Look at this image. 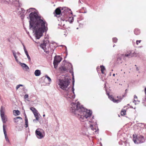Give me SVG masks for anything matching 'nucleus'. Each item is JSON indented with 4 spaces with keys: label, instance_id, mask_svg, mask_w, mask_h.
<instances>
[{
    "label": "nucleus",
    "instance_id": "f03ea898",
    "mask_svg": "<svg viewBox=\"0 0 146 146\" xmlns=\"http://www.w3.org/2000/svg\"><path fill=\"white\" fill-rule=\"evenodd\" d=\"M34 8H30L27 10V12H32L29 15L30 27L35 33V36L39 39L42 33L47 30V23L43 19L38 15Z\"/></svg>",
    "mask_w": 146,
    "mask_h": 146
},
{
    "label": "nucleus",
    "instance_id": "2f4dec72",
    "mask_svg": "<svg viewBox=\"0 0 146 146\" xmlns=\"http://www.w3.org/2000/svg\"><path fill=\"white\" fill-rule=\"evenodd\" d=\"M26 55H27L28 59L29 61H30L31 60V59L29 54H26Z\"/></svg>",
    "mask_w": 146,
    "mask_h": 146
},
{
    "label": "nucleus",
    "instance_id": "5701e85b",
    "mask_svg": "<svg viewBox=\"0 0 146 146\" xmlns=\"http://www.w3.org/2000/svg\"><path fill=\"white\" fill-rule=\"evenodd\" d=\"M30 110L32 111L33 113L37 111L35 108L33 107H31L30 108Z\"/></svg>",
    "mask_w": 146,
    "mask_h": 146
},
{
    "label": "nucleus",
    "instance_id": "4c0bfd02",
    "mask_svg": "<svg viewBox=\"0 0 146 146\" xmlns=\"http://www.w3.org/2000/svg\"><path fill=\"white\" fill-rule=\"evenodd\" d=\"M20 87L19 85H18L16 87V89L17 90H18L19 88Z\"/></svg>",
    "mask_w": 146,
    "mask_h": 146
},
{
    "label": "nucleus",
    "instance_id": "c9c22d12",
    "mask_svg": "<svg viewBox=\"0 0 146 146\" xmlns=\"http://www.w3.org/2000/svg\"><path fill=\"white\" fill-rule=\"evenodd\" d=\"M22 45H23V48H24V51L27 50L26 49V48L25 47V46L24 45V44H22Z\"/></svg>",
    "mask_w": 146,
    "mask_h": 146
},
{
    "label": "nucleus",
    "instance_id": "b1692460",
    "mask_svg": "<svg viewBox=\"0 0 146 146\" xmlns=\"http://www.w3.org/2000/svg\"><path fill=\"white\" fill-rule=\"evenodd\" d=\"M62 18H60V20L61 22V24H60V26H64L65 25V23H66V22H65V21H64V22H62V20H61V19Z\"/></svg>",
    "mask_w": 146,
    "mask_h": 146
},
{
    "label": "nucleus",
    "instance_id": "4468645a",
    "mask_svg": "<svg viewBox=\"0 0 146 146\" xmlns=\"http://www.w3.org/2000/svg\"><path fill=\"white\" fill-rule=\"evenodd\" d=\"M5 125H3V129L4 133L5 135V138L6 141H8V142H9V139L8 138L7 136V134L5 129Z\"/></svg>",
    "mask_w": 146,
    "mask_h": 146
},
{
    "label": "nucleus",
    "instance_id": "a19ab883",
    "mask_svg": "<svg viewBox=\"0 0 146 146\" xmlns=\"http://www.w3.org/2000/svg\"><path fill=\"white\" fill-rule=\"evenodd\" d=\"M25 52L26 55L28 54V52L27 50L25 51Z\"/></svg>",
    "mask_w": 146,
    "mask_h": 146
},
{
    "label": "nucleus",
    "instance_id": "aec40b11",
    "mask_svg": "<svg viewBox=\"0 0 146 146\" xmlns=\"http://www.w3.org/2000/svg\"><path fill=\"white\" fill-rule=\"evenodd\" d=\"M134 33L136 35H137L139 34L140 33V31L137 29H135L134 31Z\"/></svg>",
    "mask_w": 146,
    "mask_h": 146
},
{
    "label": "nucleus",
    "instance_id": "7c9ffc66",
    "mask_svg": "<svg viewBox=\"0 0 146 146\" xmlns=\"http://www.w3.org/2000/svg\"><path fill=\"white\" fill-rule=\"evenodd\" d=\"M117 38H113V42H117Z\"/></svg>",
    "mask_w": 146,
    "mask_h": 146
},
{
    "label": "nucleus",
    "instance_id": "9b49d317",
    "mask_svg": "<svg viewBox=\"0 0 146 146\" xmlns=\"http://www.w3.org/2000/svg\"><path fill=\"white\" fill-rule=\"evenodd\" d=\"M61 20H62V22H64L65 21V22L68 21L70 23H72L74 21V19L72 17H69V16H64L63 18L61 19Z\"/></svg>",
    "mask_w": 146,
    "mask_h": 146
},
{
    "label": "nucleus",
    "instance_id": "dca6fc26",
    "mask_svg": "<svg viewBox=\"0 0 146 146\" xmlns=\"http://www.w3.org/2000/svg\"><path fill=\"white\" fill-rule=\"evenodd\" d=\"M14 121L15 123H18L19 122H21L22 121V119L21 117H17L14 119Z\"/></svg>",
    "mask_w": 146,
    "mask_h": 146
},
{
    "label": "nucleus",
    "instance_id": "8fccbe9b",
    "mask_svg": "<svg viewBox=\"0 0 146 146\" xmlns=\"http://www.w3.org/2000/svg\"><path fill=\"white\" fill-rule=\"evenodd\" d=\"M78 29V28H77V29Z\"/></svg>",
    "mask_w": 146,
    "mask_h": 146
},
{
    "label": "nucleus",
    "instance_id": "6e6552de",
    "mask_svg": "<svg viewBox=\"0 0 146 146\" xmlns=\"http://www.w3.org/2000/svg\"><path fill=\"white\" fill-rule=\"evenodd\" d=\"M133 140L135 144H139L144 142L145 140L143 136L139 135L136 137L135 135H133Z\"/></svg>",
    "mask_w": 146,
    "mask_h": 146
},
{
    "label": "nucleus",
    "instance_id": "c756f323",
    "mask_svg": "<svg viewBox=\"0 0 146 146\" xmlns=\"http://www.w3.org/2000/svg\"><path fill=\"white\" fill-rule=\"evenodd\" d=\"M28 95L27 94H25L24 96V98L25 99L27 100V101H29L27 99L28 98Z\"/></svg>",
    "mask_w": 146,
    "mask_h": 146
},
{
    "label": "nucleus",
    "instance_id": "a18cd8bd",
    "mask_svg": "<svg viewBox=\"0 0 146 146\" xmlns=\"http://www.w3.org/2000/svg\"><path fill=\"white\" fill-rule=\"evenodd\" d=\"M136 102V100H134L133 101V103H135Z\"/></svg>",
    "mask_w": 146,
    "mask_h": 146
},
{
    "label": "nucleus",
    "instance_id": "f257e3e1",
    "mask_svg": "<svg viewBox=\"0 0 146 146\" xmlns=\"http://www.w3.org/2000/svg\"><path fill=\"white\" fill-rule=\"evenodd\" d=\"M70 106V111L73 114L77 117L81 121L84 122L87 120L90 124V128L94 131L92 133L94 134L98 133V129L96 128L97 123L94 116L92 115V112L91 111L80 106V103L78 102L76 103H72Z\"/></svg>",
    "mask_w": 146,
    "mask_h": 146
},
{
    "label": "nucleus",
    "instance_id": "20e7f679",
    "mask_svg": "<svg viewBox=\"0 0 146 146\" xmlns=\"http://www.w3.org/2000/svg\"><path fill=\"white\" fill-rule=\"evenodd\" d=\"M70 83L69 79L65 78L64 79H59L57 82V83L59 87L64 90H67Z\"/></svg>",
    "mask_w": 146,
    "mask_h": 146
},
{
    "label": "nucleus",
    "instance_id": "09e8293b",
    "mask_svg": "<svg viewBox=\"0 0 146 146\" xmlns=\"http://www.w3.org/2000/svg\"><path fill=\"white\" fill-rule=\"evenodd\" d=\"M135 66H136V65H135Z\"/></svg>",
    "mask_w": 146,
    "mask_h": 146
},
{
    "label": "nucleus",
    "instance_id": "79ce46f5",
    "mask_svg": "<svg viewBox=\"0 0 146 146\" xmlns=\"http://www.w3.org/2000/svg\"><path fill=\"white\" fill-rule=\"evenodd\" d=\"M67 33L66 32L64 34V35L66 37V36L67 35Z\"/></svg>",
    "mask_w": 146,
    "mask_h": 146
},
{
    "label": "nucleus",
    "instance_id": "6ab92c4d",
    "mask_svg": "<svg viewBox=\"0 0 146 146\" xmlns=\"http://www.w3.org/2000/svg\"><path fill=\"white\" fill-rule=\"evenodd\" d=\"M35 75L36 76H39L41 74L40 71L38 70H35L34 72Z\"/></svg>",
    "mask_w": 146,
    "mask_h": 146
},
{
    "label": "nucleus",
    "instance_id": "72a5a7b5",
    "mask_svg": "<svg viewBox=\"0 0 146 146\" xmlns=\"http://www.w3.org/2000/svg\"><path fill=\"white\" fill-rule=\"evenodd\" d=\"M25 122H28L27 118L26 115L25 114Z\"/></svg>",
    "mask_w": 146,
    "mask_h": 146
},
{
    "label": "nucleus",
    "instance_id": "1a4fd4ad",
    "mask_svg": "<svg viewBox=\"0 0 146 146\" xmlns=\"http://www.w3.org/2000/svg\"><path fill=\"white\" fill-rule=\"evenodd\" d=\"M62 58L59 56H56L54 58L53 64L54 68H56L58 64L61 61Z\"/></svg>",
    "mask_w": 146,
    "mask_h": 146
},
{
    "label": "nucleus",
    "instance_id": "ea45409f",
    "mask_svg": "<svg viewBox=\"0 0 146 146\" xmlns=\"http://www.w3.org/2000/svg\"><path fill=\"white\" fill-rule=\"evenodd\" d=\"M136 70L137 71H139V69L138 67H136Z\"/></svg>",
    "mask_w": 146,
    "mask_h": 146
},
{
    "label": "nucleus",
    "instance_id": "49530a36",
    "mask_svg": "<svg viewBox=\"0 0 146 146\" xmlns=\"http://www.w3.org/2000/svg\"><path fill=\"white\" fill-rule=\"evenodd\" d=\"M113 76H115V74H113Z\"/></svg>",
    "mask_w": 146,
    "mask_h": 146
},
{
    "label": "nucleus",
    "instance_id": "cd10ccee",
    "mask_svg": "<svg viewBox=\"0 0 146 146\" xmlns=\"http://www.w3.org/2000/svg\"><path fill=\"white\" fill-rule=\"evenodd\" d=\"M68 66H69V68H68V69L69 70H70L72 68V65L70 63L68 64Z\"/></svg>",
    "mask_w": 146,
    "mask_h": 146
},
{
    "label": "nucleus",
    "instance_id": "2eb2a0df",
    "mask_svg": "<svg viewBox=\"0 0 146 146\" xmlns=\"http://www.w3.org/2000/svg\"><path fill=\"white\" fill-rule=\"evenodd\" d=\"M13 55L15 58L16 61L17 62H18L19 61L17 59V57L19 56L20 53L18 52L16 53L14 51H13Z\"/></svg>",
    "mask_w": 146,
    "mask_h": 146
},
{
    "label": "nucleus",
    "instance_id": "f8f14e48",
    "mask_svg": "<svg viewBox=\"0 0 146 146\" xmlns=\"http://www.w3.org/2000/svg\"><path fill=\"white\" fill-rule=\"evenodd\" d=\"M48 41H44L43 43L41 44L40 45V47L43 50L44 52H48L46 47L47 44H48Z\"/></svg>",
    "mask_w": 146,
    "mask_h": 146
},
{
    "label": "nucleus",
    "instance_id": "f3484780",
    "mask_svg": "<svg viewBox=\"0 0 146 146\" xmlns=\"http://www.w3.org/2000/svg\"><path fill=\"white\" fill-rule=\"evenodd\" d=\"M21 65L24 70H27L29 69L28 66L24 63H20Z\"/></svg>",
    "mask_w": 146,
    "mask_h": 146
},
{
    "label": "nucleus",
    "instance_id": "a211bd4d",
    "mask_svg": "<svg viewBox=\"0 0 146 146\" xmlns=\"http://www.w3.org/2000/svg\"><path fill=\"white\" fill-rule=\"evenodd\" d=\"M33 114L36 119L37 120H38L39 119V116L40 115L38 113L37 111H36L35 112H34Z\"/></svg>",
    "mask_w": 146,
    "mask_h": 146
},
{
    "label": "nucleus",
    "instance_id": "c03bdc74",
    "mask_svg": "<svg viewBox=\"0 0 146 146\" xmlns=\"http://www.w3.org/2000/svg\"><path fill=\"white\" fill-rule=\"evenodd\" d=\"M19 86L20 87V86H23V85H22V84H19Z\"/></svg>",
    "mask_w": 146,
    "mask_h": 146
},
{
    "label": "nucleus",
    "instance_id": "9d476101",
    "mask_svg": "<svg viewBox=\"0 0 146 146\" xmlns=\"http://www.w3.org/2000/svg\"><path fill=\"white\" fill-rule=\"evenodd\" d=\"M4 108L1 106L0 110L1 116L3 123H5L7 121V116L4 115Z\"/></svg>",
    "mask_w": 146,
    "mask_h": 146
},
{
    "label": "nucleus",
    "instance_id": "423d86ee",
    "mask_svg": "<svg viewBox=\"0 0 146 146\" xmlns=\"http://www.w3.org/2000/svg\"><path fill=\"white\" fill-rule=\"evenodd\" d=\"M35 133L37 138L40 139L43 138L45 135V132L42 129L40 128L36 130Z\"/></svg>",
    "mask_w": 146,
    "mask_h": 146
},
{
    "label": "nucleus",
    "instance_id": "58836bf2",
    "mask_svg": "<svg viewBox=\"0 0 146 146\" xmlns=\"http://www.w3.org/2000/svg\"><path fill=\"white\" fill-rule=\"evenodd\" d=\"M37 121V120L36 119V118L35 119L33 120V121L34 122H36V123L37 122L36 121Z\"/></svg>",
    "mask_w": 146,
    "mask_h": 146
},
{
    "label": "nucleus",
    "instance_id": "ddd939ff",
    "mask_svg": "<svg viewBox=\"0 0 146 146\" xmlns=\"http://www.w3.org/2000/svg\"><path fill=\"white\" fill-rule=\"evenodd\" d=\"M107 94L109 98L112 101H113L114 103H118L121 102V100H116L114 99V98L113 97L111 96H109L108 93H107Z\"/></svg>",
    "mask_w": 146,
    "mask_h": 146
},
{
    "label": "nucleus",
    "instance_id": "3c124183",
    "mask_svg": "<svg viewBox=\"0 0 146 146\" xmlns=\"http://www.w3.org/2000/svg\"><path fill=\"white\" fill-rule=\"evenodd\" d=\"M114 45L113 46V47H114Z\"/></svg>",
    "mask_w": 146,
    "mask_h": 146
},
{
    "label": "nucleus",
    "instance_id": "c85d7f7f",
    "mask_svg": "<svg viewBox=\"0 0 146 146\" xmlns=\"http://www.w3.org/2000/svg\"><path fill=\"white\" fill-rule=\"evenodd\" d=\"M124 95H123L122 96V97L121 96H119V97H118V96H117V98H119V99H118V100H121H121H122V99L124 97Z\"/></svg>",
    "mask_w": 146,
    "mask_h": 146
},
{
    "label": "nucleus",
    "instance_id": "7ed1b4c3",
    "mask_svg": "<svg viewBox=\"0 0 146 146\" xmlns=\"http://www.w3.org/2000/svg\"><path fill=\"white\" fill-rule=\"evenodd\" d=\"M55 15L57 16V15L61 14L63 16H70L72 14V13L70 9L68 7H64L63 8L58 7L57 8L55 11Z\"/></svg>",
    "mask_w": 146,
    "mask_h": 146
},
{
    "label": "nucleus",
    "instance_id": "de8ad7c7",
    "mask_svg": "<svg viewBox=\"0 0 146 146\" xmlns=\"http://www.w3.org/2000/svg\"><path fill=\"white\" fill-rule=\"evenodd\" d=\"M43 116V117H44L45 116V114H44Z\"/></svg>",
    "mask_w": 146,
    "mask_h": 146
},
{
    "label": "nucleus",
    "instance_id": "f704fd0d",
    "mask_svg": "<svg viewBox=\"0 0 146 146\" xmlns=\"http://www.w3.org/2000/svg\"><path fill=\"white\" fill-rule=\"evenodd\" d=\"M25 127L26 128H27L28 127V122H25Z\"/></svg>",
    "mask_w": 146,
    "mask_h": 146
},
{
    "label": "nucleus",
    "instance_id": "e433bc0d",
    "mask_svg": "<svg viewBox=\"0 0 146 146\" xmlns=\"http://www.w3.org/2000/svg\"><path fill=\"white\" fill-rule=\"evenodd\" d=\"M138 126L137 125H135L134 126V129L135 130L136 129V128H137Z\"/></svg>",
    "mask_w": 146,
    "mask_h": 146
},
{
    "label": "nucleus",
    "instance_id": "0eeeda50",
    "mask_svg": "<svg viewBox=\"0 0 146 146\" xmlns=\"http://www.w3.org/2000/svg\"><path fill=\"white\" fill-rule=\"evenodd\" d=\"M136 53L132 51H130L128 52L125 54L121 55V57L123 59H125L127 58H130L133 56H136Z\"/></svg>",
    "mask_w": 146,
    "mask_h": 146
},
{
    "label": "nucleus",
    "instance_id": "473e14b6",
    "mask_svg": "<svg viewBox=\"0 0 146 146\" xmlns=\"http://www.w3.org/2000/svg\"><path fill=\"white\" fill-rule=\"evenodd\" d=\"M141 41V40H137L136 41V44L137 45H138L139 43H140Z\"/></svg>",
    "mask_w": 146,
    "mask_h": 146
},
{
    "label": "nucleus",
    "instance_id": "37998d69",
    "mask_svg": "<svg viewBox=\"0 0 146 146\" xmlns=\"http://www.w3.org/2000/svg\"><path fill=\"white\" fill-rule=\"evenodd\" d=\"M134 99H137V97L136 95H135L134 96Z\"/></svg>",
    "mask_w": 146,
    "mask_h": 146
},
{
    "label": "nucleus",
    "instance_id": "412c9836",
    "mask_svg": "<svg viewBox=\"0 0 146 146\" xmlns=\"http://www.w3.org/2000/svg\"><path fill=\"white\" fill-rule=\"evenodd\" d=\"M100 68L101 69V71L102 73L104 74V71L105 70V67L104 66H101Z\"/></svg>",
    "mask_w": 146,
    "mask_h": 146
},
{
    "label": "nucleus",
    "instance_id": "4be33fe9",
    "mask_svg": "<svg viewBox=\"0 0 146 146\" xmlns=\"http://www.w3.org/2000/svg\"><path fill=\"white\" fill-rule=\"evenodd\" d=\"M5 3H13L12 0H6L4 2Z\"/></svg>",
    "mask_w": 146,
    "mask_h": 146
},
{
    "label": "nucleus",
    "instance_id": "bb28decb",
    "mask_svg": "<svg viewBox=\"0 0 146 146\" xmlns=\"http://www.w3.org/2000/svg\"><path fill=\"white\" fill-rule=\"evenodd\" d=\"M45 77L46 78L48 81L49 82H51V80L50 78L47 75H46L45 76Z\"/></svg>",
    "mask_w": 146,
    "mask_h": 146
},
{
    "label": "nucleus",
    "instance_id": "393cba45",
    "mask_svg": "<svg viewBox=\"0 0 146 146\" xmlns=\"http://www.w3.org/2000/svg\"><path fill=\"white\" fill-rule=\"evenodd\" d=\"M13 112L14 113H15L17 115H18L20 114V112L18 110H13Z\"/></svg>",
    "mask_w": 146,
    "mask_h": 146
},
{
    "label": "nucleus",
    "instance_id": "a878e982",
    "mask_svg": "<svg viewBox=\"0 0 146 146\" xmlns=\"http://www.w3.org/2000/svg\"><path fill=\"white\" fill-rule=\"evenodd\" d=\"M126 114V111L125 110H122L121 112V114L122 115H125Z\"/></svg>",
    "mask_w": 146,
    "mask_h": 146
},
{
    "label": "nucleus",
    "instance_id": "39448f33",
    "mask_svg": "<svg viewBox=\"0 0 146 146\" xmlns=\"http://www.w3.org/2000/svg\"><path fill=\"white\" fill-rule=\"evenodd\" d=\"M74 86L72 87V90L67 92L66 97L68 100L70 101H72L75 97V95L74 92Z\"/></svg>",
    "mask_w": 146,
    "mask_h": 146
}]
</instances>
